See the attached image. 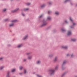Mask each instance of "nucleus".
Wrapping results in <instances>:
<instances>
[{
    "label": "nucleus",
    "mask_w": 77,
    "mask_h": 77,
    "mask_svg": "<svg viewBox=\"0 0 77 77\" xmlns=\"http://www.w3.org/2000/svg\"><path fill=\"white\" fill-rule=\"evenodd\" d=\"M48 72H49V74L51 75H52L54 73L55 71L53 69H51L48 71Z\"/></svg>",
    "instance_id": "obj_1"
},
{
    "label": "nucleus",
    "mask_w": 77,
    "mask_h": 77,
    "mask_svg": "<svg viewBox=\"0 0 77 77\" xmlns=\"http://www.w3.org/2000/svg\"><path fill=\"white\" fill-rule=\"evenodd\" d=\"M18 10H19V8H17L15 10L11 11V12L13 13H14V12H17V11H18Z\"/></svg>",
    "instance_id": "obj_2"
},
{
    "label": "nucleus",
    "mask_w": 77,
    "mask_h": 77,
    "mask_svg": "<svg viewBox=\"0 0 77 77\" xmlns=\"http://www.w3.org/2000/svg\"><path fill=\"white\" fill-rule=\"evenodd\" d=\"M71 32L70 31H68L67 33V35L68 36H69L71 35Z\"/></svg>",
    "instance_id": "obj_3"
},
{
    "label": "nucleus",
    "mask_w": 77,
    "mask_h": 77,
    "mask_svg": "<svg viewBox=\"0 0 77 77\" xmlns=\"http://www.w3.org/2000/svg\"><path fill=\"white\" fill-rule=\"evenodd\" d=\"M62 48H65V49H66L68 48V47L67 46H63L62 47Z\"/></svg>",
    "instance_id": "obj_4"
},
{
    "label": "nucleus",
    "mask_w": 77,
    "mask_h": 77,
    "mask_svg": "<svg viewBox=\"0 0 77 77\" xmlns=\"http://www.w3.org/2000/svg\"><path fill=\"white\" fill-rule=\"evenodd\" d=\"M57 57H56L54 59V62H56V61H57Z\"/></svg>",
    "instance_id": "obj_5"
},
{
    "label": "nucleus",
    "mask_w": 77,
    "mask_h": 77,
    "mask_svg": "<svg viewBox=\"0 0 77 77\" xmlns=\"http://www.w3.org/2000/svg\"><path fill=\"white\" fill-rule=\"evenodd\" d=\"M7 77H9V72H8L7 74Z\"/></svg>",
    "instance_id": "obj_6"
},
{
    "label": "nucleus",
    "mask_w": 77,
    "mask_h": 77,
    "mask_svg": "<svg viewBox=\"0 0 77 77\" xmlns=\"http://www.w3.org/2000/svg\"><path fill=\"white\" fill-rule=\"evenodd\" d=\"M21 47H22V45H20L17 46V48H20Z\"/></svg>",
    "instance_id": "obj_7"
},
{
    "label": "nucleus",
    "mask_w": 77,
    "mask_h": 77,
    "mask_svg": "<svg viewBox=\"0 0 77 77\" xmlns=\"http://www.w3.org/2000/svg\"><path fill=\"white\" fill-rule=\"evenodd\" d=\"M17 21V20H14L12 21V23H15Z\"/></svg>",
    "instance_id": "obj_8"
},
{
    "label": "nucleus",
    "mask_w": 77,
    "mask_h": 77,
    "mask_svg": "<svg viewBox=\"0 0 77 77\" xmlns=\"http://www.w3.org/2000/svg\"><path fill=\"white\" fill-rule=\"evenodd\" d=\"M47 24V23H46L45 22H43V26H45V25H46Z\"/></svg>",
    "instance_id": "obj_9"
},
{
    "label": "nucleus",
    "mask_w": 77,
    "mask_h": 77,
    "mask_svg": "<svg viewBox=\"0 0 77 77\" xmlns=\"http://www.w3.org/2000/svg\"><path fill=\"white\" fill-rule=\"evenodd\" d=\"M3 68H4V67L3 66H2L0 67V69L1 70H2V69H3Z\"/></svg>",
    "instance_id": "obj_10"
},
{
    "label": "nucleus",
    "mask_w": 77,
    "mask_h": 77,
    "mask_svg": "<svg viewBox=\"0 0 77 77\" xmlns=\"http://www.w3.org/2000/svg\"><path fill=\"white\" fill-rule=\"evenodd\" d=\"M28 10H29V8H24L23 10L24 11H28Z\"/></svg>",
    "instance_id": "obj_11"
},
{
    "label": "nucleus",
    "mask_w": 77,
    "mask_h": 77,
    "mask_svg": "<svg viewBox=\"0 0 77 77\" xmlns=\"http://www.w3.org/2000/svg\"><path fill=\"white\" fill-rule=\"evenodd\" d=\"M41 63V61H38L37 62V64H39V63Z\"/></svg>",
    "instance_id": "obj_12"
},
{
    "label": "nucleus",
    "mask_w": 77,
    "mask_h": 77,
    "mask_svg": "<svg viewBox=\"0 0 77 77\" xmlns=\"http://www.w3.org/2000/svg\"><path fill=\"white\" fill-rule=\"evenodd\" d=\"M15 69H13L12 70V72H15Z\"/></svg>",
    "instance_id": "obj_13"
},
{
    "label": "nucleus",
    "mask_w": 77,
    "mask_h": 77,
    "mask_svg": "<svg viewBox=\"0 0 77 77\" xmlns=\"http://www.w3.org/2000/svg\"><path fill=\"white\" fill-rule=\"evenodd\" d=\"M28 36H27V35H26V36H25L24 37V38H23V39H26V38H27V37H28Z\"/></svg>",
    "instance_id": "obj_14"
},
{
    "label": "nucleus",
    "mask_w": 77,
    "mask_h": 77,
    "mask_svg": "<svg viewBox=\"0 0 77 77\" xmlns=\"http://www.w3.org/2000/svg\"><path fill=\"white\" fill-rule=\"evenodd\" d=\"M55 14H56V15H59V13L58 12H55Z\"/></svg>",
    "instance_id": "obj_15"
},
{
    "label": "nucleus",
    "mask_w": 77,
    "mask_h": 77,
    "mask_svg": "<svg viewBox=\"0 0 77 77\" xmlns=\"http://www.w3.org/2000/svg\"><path fill=\"white\" fill-rule=\"evenodd\" d=\"M72 41H75L76 40L75 39H72Z\"/></svg>",
    "instance_id": "obj_16"
},
{
    "label": "nucleus",
    "mask_w": 77,
    "mask_h": 77,
    "mask_svg": "<svg viewBox=\"0 0 77 77\" xmlns=\"http://www.w3.org/2000/svg\"><path fill=\"white\" fill-rule=\"evenodd\" d=\"M45 6V5L43 4V5H41V8H43V7H44Z\"/></svg>",
    "instance_id": "obj_17"
},
{
    "label": "nucleus",
    "mask_w": 77,
    "mask_h": 77,
    "mask_svg": "<svg viewBox=\"0 0 77 77\" xmlns=\"http://www.w3.org/2000/svg\"><path fill=\"white\" fill-rule=\"evenodd\" d=\"M14 26V24H10L9 25V26H10V27H11V26Z\"/></svg>",
    "instance_id": "obj_18"
},
{
    "label": "nucleus",
    "mask_w": 77,
    "mask_h": 77,
    "mask_svg": "<svg viewBox=\"0 0 77 77\" xmlns=\"http://www.w3.org/2000/svg\"><path fill=\"white\" fill-rule=\"evenodd\" d=\"M66 61H64L63 62V65H64V64H65V63H66Z\"/></svg>",
    "instance_id": "obj_19"
},
{
    "label": "nucleus",
    "mask_w": 77,
    "mask_h": 77,
    "mask_svg": "<svg viewBox=\"0 0 77 77\" xmlns=\"http://www.w3.org/2000/svg\"><path fill=\"white\" fill-rule=\"evenodd\" d=\"M32 58V56H30L29 57V59H31Z\"/></svg>",
    "instance_id": "obj_20"
},
{
    "label": "nucleus",
    "mask_w": 77,
    "mask_h": 77,
    "mask_svg": "<svg viewBox=\"0 0 77 77\" xmlns=\"http://www.w3.org/2000/svg\"><path fill=\"white\" fill-rule=\"evenodd\" d=\"M51 11H48V14H51Z\"/></svg>",
    "instance_id": "obj_21"
},
{
    "label": "nucleus",
    "mask_w": 77,
    "mask_h": 77,
    "mask_svg": "<svg viewBox=\"0 0 77 77\" xmlns=\"http://www.w3.org/2000/svg\"><path fill=\"white\" fill-rule=\"evenodd\" d=\"M50 19H51V17H48V20H50Z\"/></svg>",
    "instance_id": "obj_22"
},
{
    "label": "nucleus",
    "mask_w": 77,
    "mask_h": 77,
    "mask_svg": "<svg viewBox=\"0 0 77 77\" xmlns=\"http://www.w3.org/2000/svg\"><path fill=\"white\" fill-rule=\"evenodd\" d=\"M37 76L38 77H42V76H41V75H37Z\"/></svg>",
    "instance_id": "obj_23"
},
{
    "label": "nucleus",
    "mask_w": 77,
    "mask_h": 77,
    "mask_svg": "<svg viewBox=\"0 0 77 77\" xmlns=\"http://www.w3.org/2000/svg\"><path fill=\"white\" fill-rule=\"evenodd\" d=\"M6 11V9H4L3 10V11L4 12H5Z\"/></svg>",
    "instance_id": "obj_24"
},
{
    "label": "nucleus",
    "mask_w": 77,
    "mask_h": 77,
    "mask_svg": "<svg viewBox=\"0 0 77 77\" xmlns=\"http://www.w3.org/2000/svg\"><path fill=\"white\" fill-rule=\"evenodd\" d=\"M22 68H23V67H22V66H20V70L22 69Z\"/></svg>",
    "instance_id": "obj_25"
},
{
    "label": "nucleus",
    "mask_w": 77,
    "mask_h": 77,
    "mask_svg": "<svg viewBox=\"0 0 77 77\" xmlns=\"http://www.w3.org/2000/svg\"><path fill=\"white\" fill-rule=\"evenodd\" d=\"M69 1V0H66L65 1V3H66V2H68Z\"/></svg>",
    "instance_id": "obj_26"
},
{
    "label": "nucleus",
    "mask_w": 77,
    "mask_h": 77,
    "mask_svg": "<svg viewBox=\"0 0 77 77\" xmlns=\"http://www.w3.org/2000/svg\"><path fill=\"white\" fill-rule=\"evenodd\" d=\"M62 30L63 32H64V31H65V30L64 29H62Z\"/></svg>",
    "instance_id": "obj_27"
},
{
    "label": "nucleus",
    "mask_w": 77,
    "mask_h": 77,
    "mask_svg": "<svg viewBox=\"0 0 77 77\" xmlns=\"http://www.w3.org/2000/svg\"><path fill=\"white\" fill-rule=\"evenodd\" d=\"M58 69V66H56L55 67V69Z\"/></svg>",
    "instance_id": "obj_28"
},
{
    "label": "nucleus",
    "mask_w": 77,
    "mask_h": 77,
    "mask_svg": "<svg viewBox=\"0 0 77 77\" xmlns=\"http://www.w3.org/2000/svg\"><path fill=\"white\" fill-rule=\"evenodd\" d=\"M70 20L71 21H72V19L71 17L70 18Z\"/></svg>",
    "instance_id": "obj_29"
},
{
    "label": "nucleus",
    "mask_w": 77,
    "mask_h": 77,
    "mask_svg": "<svg viewBox=\"0 0 77 77\" xmlns=\"http://www.w3.org/2000/svg\"><path fill=\"white\" fill-rule=\"evenodd\" d=\"M24 73L25 74L26 73V70H25L24 71Z\"/></svg>",
    "instance_id": "obj_30"
},
{
    "label": "nucleus",
    "mask_w": 77,
    "mask_h": 77,
    "mask_svg": "<svg viewBox=\"0 0 77 77\" xmlns=\"http://www.w3.org/2000/svg\"><path fill=\"white\" fill-rule=\"evenodd\" d=\"M73 26H75V23H73Z\"/></svg>",
    "instance_id": "obj_31"
},
{
    "label": "nucleus",
    "mask_w": 77,
    "mask_h": 77,
    "mask_svg": "<svg viewBox=\"0 0 77 77\" xmlns=\"http://www.w3.org/2000/svg\"><path fill=\"white\" fill-rule=\"evenodd\" d=\"M26 55H27V56H28V55H29V53H26Z\"/></svg>",
    "instance_id": "obj_32"
},
{
    "label": "nucleus",
    "mask_w": 77,
    "mask_h": 77,
    "mask_svg": "<svg viewBox=\"0 0 77 77\" xmlns=\"http://www.w3.org/2000/svg\"><path fill=\"white\" fill-rule=\"evenodd\" d=\"M8 19H7L5 20V21H8Z\"/></svg>",
    "instance_id": "obj_33"
},
{
    "label": "nucleus",
    "mask_w": 77,
    "mask_h": 77,
    "mask_svg": "<svg viewBox=\"0 0 77 77\" xmlns=\"http://www.w3.org/2000/svg\"><path fill=\"white\" fill-rule=\"evenodd\" d=\"M43 15H41L40 17H39V18H41L42 17Z\"/></svg>",
    "instance_id": "obj_34"
},
{
    "label": "nucleus",
    "mask_w": 77,
    "mask_h": 77,
    "mask_svg": "<svg viewBox=\"0 0 77 77\" xmlns=\"http://www.w3.org/2000/svg\"><path fill=\"white\" fill-rule=\"evenodd\" d=\"M26 5H27L28 6L29 5V3H26Z\"/></svg>",
    "instance_id": "obj_35"
},
{
    "label": "nucleus",
    "mask_w": 77,
    "mask_h": 77,
    "mask_svg": "<svg viewBox=\"0 0 77 77\" xmlns=\"http://www.w3.org/2000/svg\"><path fill=\"white\" fill-rule=\"evenodd\" d=\"M67 56H69V54H68L67 55Z\"/></svg>",
    "instance_id": "obj_36"
},
{
    "label": "nucleus",
    "mask_w": 77,
    "mask_h": 77,
    "mask_svg": "<svg viewBox=\"0 0 77 77\" xmlns=\"http://www.w3.org/2000/svg\"><path fill=\"white\" fill-rule=\"evenodd\" d=\"M26 59H24L23 60L24 62H25V61H26Z\"/></svg>",
    "instance_id": "obj_37"
},
{
    "label": "nucleus",
    "mask_w": 77,
    "mask_h": 77,
    "mask_svg": "<svg viewBox=\"0 0 77 77\" xmlns=\"http://www.w3.org/2000/svg\"><path fill=\"white\" fill-rule=\"evenodd\" d=\"M22 14L23 16H24V14Z\"/></svg>",
    "instance_id": "obj_38"
},
{
    "label": "nucleus",
    "mask_w": 77,
    "mask_h": 77,
    "mask_svg": "<svg viewBox=\"0 0 77 77\" xmlns=\"http://www.w3.org/2000/svg\"><path fill=\"white\" fill-rule=\"evenodd\" d=\"M49 57H52V55H49Z\"/></svg>",
    "instance_id": "obj_39"
},
{
    "label": "nucleus",
    "mask_w": 77,
    "mask_h": 77,
    "mask_svg": "<svg viewBox=\"0 0 77 77\" xmlns=\"http://www.w3.org/2000/svg\"><path fill=\"white\" fill-rule=\"evenodd\" d=\"M3 59L2 58H0V60H2V59Z\"/></svg>",
    "instance_id": "obj_40"
},
{
    "label": "nucleus",
    "mask_w": 77,
    "mask_h": 77,
    "mask_svg": "<svg viewBox=\"0 0 77 77\" xmlns=\"http://www.w3.org/2000/svg\"><path fill=\"white\" fill-rule=\"evenodd\" d=\"M51 2H49V5H51Z\"/></svg>",
    "instance_id": "obj_41"
},
{
    "label": "nucleus",
    "mask_w": 77,
    "mask_h": 77,
    "mask_svg": "<svg viewBox=\"0 0 77 77\" xmlns=\"http://www.w3.org/2000/svg\"><path fill=\"white\" fill-rule=\"evenodd\" d=\"M65 23H67V21H66V20L65 21Z\"/></svg>",
    "instance_id": "obj_42"
},
{
    "label": "nucleus",
    "mask_w": 77,
    "mask_h": 77,
    "mask_svg": "<svg viewBox=\"0 0 77 77\" xmlns=\"http://www.w3.org/2000/svg\"><path fill=\"white\" fill-rule=\"evenodd\" d=\"M72 56H73L72 55H71V57H72Z\"/></svg>",
    "instance_id": "obj_43"
},
{
    "label": "nucleus",
    "mask_w": 77,
    "mask_h": 77,
    "mask_svg": "<svg viewBox=\"0 0 77 77\" xmlns=\"http://www.w3.org/2000/svg\"><path fill=\"white\" fill-rule=\"evenodd\" d=\"M71 28H73V27H71Z\"/></svg>",
    "instance_id": "obj_44"
},
{
    "label": "nucleus",
    "mask_w": 77,
    "mask_h": 77,
    "mask_svg": "<svg viewBox=\"0 0 77 77\" xmlns=\"http://www.w3.org/2000/svg\"><path fill=\"white\" fill-rule=\"evenodd\" d=\"M22 74V73H20V74Z\"/></svg>",
    "instance_id": "obj_45"
},
{
    "label": "nucleus",
    "mask_w": 77,
    "mask_h": 77,
    "mask_svg": "<svg viewBox=\"0 0 77 77\" xmlns=\"http://www.w3.org/2000/svg\"><path fill=\"white\" fill-rule=\"evenodd\" d=\"M11 0V1H12V0Z\"/></svg>",
    "instance_id": "obj_46"
},
{
    "label": "nucleus",
    "mask_w": 77,
    "mask_h": 77,
    "mask_svg": "<svg viewBox=\"0 0 77 77\" xmlns=\"http://www.w3.org/2000/svg\"><path fill=\"white\" fill-rule=\"evenodd\" d=\"M75 77H77V76H76Z\"/></svg>",
    "instance_id": "obj_47"
}]
</instances>
